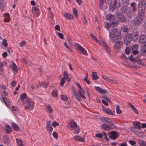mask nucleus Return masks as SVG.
<instances>
[{"label":"nucleus","instance_id":"1","mask_svg":"<svg viewBox=\"0 0 146 146\" xmlns=\"http://www.w3.org/2000/svg\"><path fill=\"white\" fill-rule=\"evenodd\" d=\"M120 33H118V30L116 28L113 29L109 33L110 39L111 42L115 41L117 40H119L121 39Z\"/></svg>","mask_w":146,"mask_h":146},{"label":"nucleus","instance_id":"2","mask_svg":"<svg viewBox=\"0 0 146 146\" xmlns=\"http://www.w3.org/2000/svg\"><path fill=\"white\" fill-rule=\"evenodd\" d=\"M139 36V34L138 32H135L132 34H129L124 38V42L125 44H128L131 39L134 41L137 39Z\"/></svg>","mask_w":146,"mask_h":146},{"label":"nucleus","instance_id":"3","mask_svg":"<svg viewBox=\"0 0 146 146\" xmlns=\"http://www.w3.org/2000/svg\"><path fill=\"white\" fill-rule=\"evenodd\" d=\"M22 103L25 109L30 110L33 109L34 107V102L31 100H30L29 98H26L24 102H22Z\"/></svg>","mask_w":146,"mask_h":146},{"label":"nucleus","instance_id":"4","mask_svg":"<svg viewBox=\"0 0 146 146\" xmlns=\"http://www.w3.org/2000/svg\"><path fill=\"white\" fill-rule=\"evenodd\" d=\"M144 12H140L138 11V14L136 20L135 21L136 24L138 25L142 22L144 17Z\"/></svg>","mask_w":146,"mask_h":146},{"label":"nucleus","instance_id":"5","mask_svg":"<svg viewBox=\"0 0 146 146\" xmlns=\"http://www.w3.org/2000/svg\"><path fill=\"white\" fill-rule=\"evenodd\" d=\"M146 7V3L145 0L141 1L138 4V10L140 12H144Z\"/></svg>","mask_w":146,"mask_h":146},{"label":"nucleus","instance_id":"6","mask_svg":"<svg viewBox=\"0 0 146 146\" xmlns=\"http://www.w3.org/2000/svg\"><path fill=\"white\" fill-rule=\"evenodd\" d=\"M101 36L99 37V40H98L99 42L101 43V45L102 46L106 51L109 52L110 50L108 47L105 42L104 40L102 38H101Z\"/></svg>","mask_w":146,"mask_h":146},{"label":"nucleus","instance_id":"7","mask_svg":"<svg viewBox=\"0 0 146 146\" xmlns=\"http://www.w3.org/2000/svg\"><path fill=\"white\" fill-rule=\"evenodd\" d=\"M113 42L112 43L115 42L113 47L114 48L117 50L120 49L123 44V42L119 40H117L115 41H113Z\"/></svg>","mask_w":146,"mask_h":146},{"label":"nucleus","instance_id":"8","mask_svg":"<svg viewBox=\"0 0 146 146\" xmlns=\"http://www.w3.org/2000/svg\"><path fill=\"white\" fill-rule=\"evenodd\" d=\"M68 127L70 128L71 129L75 130L77 127L78 126L76 123L74 121V120L71 121L68 124Z\"/></svg>","mask_w":146,"mask_h":146},{"label":"nucleus","instance_id":"9","mask_svg":"<svg viewBox=\"0 0 146 146\" xmlns=\"http://www.w3.org/2000/svg\"><path fill=\"white\" fill-rule=\"evenodd\" d=\"M121 5L120 0H114L111 6L113 9H115L119 8Z\"/></svg>","mask_w":146,"mask_h":146},{"label":"nucleus","instance_id":"10","mask_svg":"<svg viewBox=\"0 0 146 146\" xmlns=\"http://www.w3.org/2000/svg\"><path fill=\"white\" fill-rule=\"evenodd\" d=\"M74 46L77 48L83 54L85 55H87V54L86 50L80 45L76 43L75 44Z\"/></svg>","mask_w":146,"mask_h":146},{"label":"nucleus","instance_id":"11","mask_svg":"<svg viewBox=\"0 0 146 146\" xmlns=\"http://www.w3.org/2000/svg\"><path fill=\"white\" fill-rule=\"evenodd\" d=\"M102 77L105 80L108 81L111 84H117V81L115 79H113L112 78H110L107 76L104 75H102Z\"/></svg>","mask_w":146,"mask_h":146},{"label":"nucleus","instance_id":"12","mask_svg":"<svg viewBox=\"0 0 146 146\" xmlns=\"http://www.w3.org/2000/svg\"><path fill=\"white\" fill-rule=\"evenodd\" d=\"M51 121H49L47 122L46 125V130L49 134L51 133L53 130V128L51 126Z\"/></svg>","mask_w":146,"mask_h":146},{"label":"nucleus","instance_id":"13","mask_svg":"<svg viewBox=\"0 0 146 146\" xmlns=\"http://www.w3.org/2000/svg\"><path fill=\"white\" fill-rule=\"evenodd\" d=\"M116 16L118 20L121 23H125L126 21V18L122 14H117Z\"/></svg>","mask_w":146,"mask_h":146},{"label":"nucleus","instance_id":"14","mask_svg":"<svg viewBox=\"0 0 146 146\" xmlns=\"http://www.w3.org/2000/svg\"><path fill=\"white\" fill-rule=\"evenodd\" d=\"M100 120L108 124L113 125V123L111 121L110 119L107 117H102L100 118Z\"/></svg>","mask_w":146,"mask_h":146},{"label":"nucleus","instance_id":"15","mask_svg":"<svg viewBox=\"0 0 146 146\" xmlns=\"http://www.w3.org/2000/svg\"><path fill=\"white\" fill-rule=\"evenodd\" d=\"M76 85L78 88L80 89V90H78V92L79 94L80 95V96L82 98H84V99L86 98V97L82 95V94H85V93L84 91V90L81 87L80 85V84L78 83H77Z\"/></svg>","mask_w":146,"mask_h":146},{"label":"nucleus","instance_id":"16","mask_svg":"<svg viewBox=\"0 0 146 146\" xmlns=\"http://www.w3.org/2000/svg\"><path fill=\"white\" fill-rule=\"evenodd\" d=\"M32 12L33 14L36 17H38L40 14L39 8L37 7H33Z\"/></svg>","mask_w":146,"mask_h":146},{"label":"nucleus","instance_id":"17","mask_svg":"<svg viewBox=\"0 0 146 146\" xmlns=\"http://www.w3.org/2000/svg\"><path fill=\"white\" fill-rule=\"evenodd\" d=\"M72 139L75 141H77L80 142H84L85 140L84 138L79 135H76L74 136Z\"/></svg>","mask_w":146,"mask_h":146},{"label":"nucleus","instance_id":"18","mask_svg":"<svg viewBox=\"0 0 146 146\" xmlns=\"http://www.w3.org/2000/svg\"><path fill=\"white\" fill-rule=\"evenodd\" d=\"M138 46L137 44L133 45L132 47V52L133 55H136L138 54L139 52L137 50Z\"/></svg>","mask_w":146,"mask_h":146},{"label":"nucleus","instance_id":"19","mask_svg":"<svg viewBox=\"0 0 146 146\" xmlns=\"http://www.w3.org/2000/svg\"><path fill=\"white\" fill-rule=\"evenodd\" d=\"M111 135L109 136L110 138L113 140H115L117 135V132L115 131H112L110 132Z\"/></svg>","mask_w":146,"mask_h":146},{"label":"nucleus","instance_id":"20","mask_svg":"<svg viewBox=\"0 0 146 146\" xmlns=\"http://www.w3.org/2000/svg\"><path fill=\"white\" fill-rule=\"evenodd\" d=\"M11 68L12 70L14 72H17L18 71L17 65L13 62H12Z\"/></svg>","mask_w":146,"mask_h":146},{"label":"nucleus","instance_id":"21","mask_svg":"<svg viewBox=\"0 0 146 146\" xmlns=\"http://www.w3.org/2000/svg\"><path fill=\"white\" fill-rule=\"evenodd\" d=\"M102 128L104 130L108 131L112 129V127L109 125L104 124L102 125Z\"/></svg>","mask_w":146,"mask_h":146},{"label":"nucleus","instance_id":"22","mask_svg":"<svg viewBox=\"0 0 146 146\" xmlns=\"http://www.w3.org/2000/svg\"><path fill=\"white\" fill-rule=\"evenodd\" d=\"M3 100L6 105L9 108L10 107L11 102L9 99L6 97L3 98Z\"/></svg>","mask_w":146,"mask_h":146},{"label":"nucleus","instance_id":"23","mask_svg":"<svg viewBox=\"0 0 146 146\" xmlns=\"http://www.w3.org/2000/svg\"><path fill=\"white\" fill-rule=\"evenodd\" d=\"M73 91V93L74 95L75 96L76 98L79 101L81 102V100L80 97L79 96L78 94L77 93L75 89L74 88V89H72Z\"/></svg>","mask_w":146,"mask_h":146},{"label":"nucleus","instance_id":"24","mask_svg":"<svg viewBox=\"0 0 146 146\" xmlns=\"http://www.w3.org/2000/svg\"><path fill=\"white\" fill-rule=\"evenodd\" d=\"M64 16L65 18L67 19L70 20L73 19L72 15L68 13H65L64 14Z\"/></svg>","mask_w":146,"mask_h":146},{"label":"nucleus","instance_id":"25","mask_svg":"<svg viewBox=\"0 0 146 146\" xmlns=\"http://www.w3.org/2000/svg\"><path fill=\"white\" fill-rule=\"evenodd\" d=\"M95 89L98 92L102 94H106L107 92L106 90H103L99 87H96Z\"/></svg>","mask_w":146,"mask_h":146},{"label":"nucleus","instance_id":"26","mask_svg":"<svg viewBox=\"0 0 146 146\" xmlns=\"http://www.w3.org/2000/svg\"><path fill=\"white\" fill-rule=\"evenodd\" d=\"M137 142L140 146H146V142L143 140L139 139L138 140Z\"/></svg>","mask_w":146,"mask_h":146},{"label":"nucleus","instance_id":"27","mask_svg":"<svg viewBox=\"0 0 146 146\" xmlns=\"http://www.w3.org/2000/svg\"><path fill=\"white\" fill-rule=\"evenodd\" d=\"M139 41L141 43H144L146 41V36L142 35L139 37Z\"/></svg>","mask_w":146,"mask_h":146},{"label":"nucleus","instance_id":"28","mask_svg":"<svg viewBox=\"0 0 146 146\" xmlns=\"http://www.w3.org/2000/svg\"><path fill=\"white\" fill-rule=\"evenodd\" d=\"M104 111L106 113L110 115H113V113L109 108H105L104 109Z\"/></svg>","mask_w":146,"mask_h":146},{"label":"nucleus","instance_id":"29","mask_svg":"<svg viewBox=\"0 0 146 146\" xmlns=\"http://www.w3.org/2000/svg\"><path fill=\"white\" fill-rule=\"evenodd\" d=\"M120 10L122 13L126 14L127 11V7L126 5L122 6L120 9Z\"/></svg>","mask_w":146,"mask_h":146},{"label":"nucleus","instance_id":"30","mask_svg":"<svg viewBox=\"0 0 146 146\" xmlns=\"http://www.w3.org/2000/svg\"><path fill=\"white\" fill-rule=\"evenodd\" d=\"M4 141L5 144L7 145H9L10 143L9 138L8 136H5L3 137Z\"/></svg>","mask_w":146,"mask_h":146},{"label":"nucleus","instance_id":"31","mask_svg":"<svg viewBox=\"0 0 146 146\" xmlns=\"http://www.w3.org/2000/svg\"><path fill=\"white\" fill-rule=\"evenodd\" d=\"M133 124L134 126L137 129H140L141 128L140 123V122H134L133 123Z\"/></svg>","mask_w":146,"mask_h":146},{"label":"nucleus","instance_id":"32","mask_svg":"<svg viewBox=\"0 0 146 146\" xmlns=\"http://www.w3.org/2000/svg\"><path fill=\"white\" fill-rule=\"evenodd\" d=\"M90 35L92 39L95 40V41L98 43L100 45H101V43L99 42L96 36L92 34H91Z\"/></svg>","mask_w":146,"mask_h":146},{"label":"nucleus","instance_id":"33","mask_svg":"<svg viewBox=\"0 0 146 146\" xmlns=\"http://www.w3.org/2000/svg\"><path fill=\"white\" fill-rule=\"evenodd\" d=\"M27 95L25 93H24L21 95L20 96V99L22 100L23 102L25 100V98H27L26 97Z\"/></svg>","mask_w":146,"mask_h":146},{"label":"nucleus","instance_id":"34","mask_svg":"<svg viewBox=\"0 0 146 146\" xmlns=\"http://www.w3.org/2000/svg\"><path fill=\"white\" fill-rule=\"evenodd\" d=\"M12 126L15 131H18L19 130V126L15 123H12Z\"/></svg>","mask_w":146,"mask_h":146},{"label":"nucleus","instance_id":"35","mask_svg":"<svg viewBox=\"0 0 146 146\" xmlns=\"http://www.w3.org/2000/svg\"><path fill=\"white\" fill-rule=\"evenodd\" d=\"M92 77L93 79L96 80L98 78V76H97V73L96 72H93L92 73Z\"/></svg>","mask_w":146,"mask_h":146},{"label":"nucleus","instance_id":"36","mask_svg":"<svg viewBox=\"0 0 146 146\" xmlns=\"http://www.w3.org/2000/svg\"><path fill=\"white\" fill-rule=\"evenodd\" d=\"M5 128L7 133L9 134L11 133V129L9 125H6L5 127Z\"/></svg>","mask_w":146,"mask_h":146},{"label":"nucleus","instance_id":"37","mask_svg":"<svg viewBox=\"0 0 146 146\" xmlns=\"http://www.w3.org/2000/svg\"><path fill=\"white\" fill-rule=\"evenodd\" d=\"M17 142L19 146H25L22 143V140L19 139H16Z\"/></svg>","mask_w":146,"mask_h":146},{"label":"nucleus","instance_id":"38","mask_svg":"<svg viewBox=\"0 0 146 146\" xmlns=\"http://www.w3.org/2000/svg\"><path fill=\"white\" fill-rule=\"evenodd\" d=\"M127 16L128 17L131 18L134 16V14L133 12L129 11L127 13Z\"/></svg>","mask_w":146,"mask_h":146},{"label":"nucleus","instance_id":"39","mask_svg":"<svg viewBox=\"0 0 146 146\" xmlns=\"http://www.w3.org/2000/svg\"><path fill=\"white\" fill-rule=\"evenodd\" d=\"M3 63L6 64L5 62H0V74H1L3 73Z\"/></svg>","mask_w":146,"mask_h":146},{"label":"nucleus","instance_id":"40","mask_svg":"<svg viewBox=\"0 0 146 146\" xmlns=\"http://www.w3.org/2000/svg\"><path fill=\"white\" fill-rule=\"evenodd\" d=\"M52 96L54 97H56L58 96V93L56 90H53L52 92Z\"/></svg>","mask_w":146,"mask_h":146},{"label":"nucleus","instance_id":"41","mask_svg":"<svg viewBox=\"0 0 146 146\" xmlns=\"http://www.w3.org/2000/svg\"><path fill=\"white\" fill-rule=\"evenodd\" d=\"M64 46L67 48L68 50L70 52H72V50L70 46L68 45L66 42H65L64 43Z\"/></svg>","mask_w":146,"mask_h":146},{"label":"nucleus","instance_id":"42","mask_svg":"<svg viewBox=\"0 0 146 146\" xmlns=\"http://www.w3.org/2000/svg\"><path fill=\"white\" fill-rule=\"evenodd\" d=\"M116 112L118 114H120L121 113V111L119 109V107L117 105L116 108Z\"/></svg>","mask_w":146,"mask_h":146},{"label":"nucleus","instance_id":"43","mask_svg":"<svg viewBox=\"0 0 146 146\" xmlns=\"http://www.w3.org/2000/svg\"><path fill=\"white\" fill-rule=\"evenodd\" d=\"M135 4H136V3H135L134 2H133L131 4V7L133 8L132 10L133 11H135L136 10Z\"/></svg>","mask_w":146,"mask_h":146},{"label":"nucleus","instance_id":"44","mask_svg":"<svg viewBox=\"0 0 146 146\" xmlns=\"http://www.w3.org/2000/svg\"><path fill=\"white\" fill-rule=\"evenodd\" d=\"M114 18V16L112 15H109L107 16V19L108 20H110Z\"/></svg>","mask_w":146,"mask_h":146},{"label":"nucleus","instance_id":"45","mask_svg":"<svg viewBox=\"0 0 146 146\" xmlns=\"http://www.w3.org/2000/svg\"><path fill=\"white\" fill-rule=\"evenodd\" d=\"M47 111H48V112L50 113H52L53 112V110L51 107L49 106H47Z\"/></svg>","mask_w":146,"mask_h":146},{"label":"nucleus","instance_id":"46","mask_svg":"<svg viewBox=\"0 0 146 146\" xmlns=\"http://www.w3.org/2000/svg\"><path fill=\"white\" fill-rule=\"evenodd\" d=\"M130 49L129 47H127L125 50V53L127 54H129L130 53Z\"/></svg>","mask_w":146,"mask_h":146},{"label":"nucleus","instance_id":"47","mask_svg":"<svg viewBox=\"0 0 146 146\" xmlns=\"http://www.w3.org/2000/svg\"><path fill=\"white\" fill-rule=\"evenodd\" d=\"M66 78L65 77L62 78L60 83V85L63 86L64 85L65 82Z\"/></svg>","mask_w":146,"mask_h":146},{"label":"nucleus","instance_id":"48","mask_svg":"<svg viewBox=\"0 0 146 146\" xmlns=\"http://www.w3.org/2000/svg\"><path fill=\"white\" fill-rule=\"evenodd\" d=\"M61 99L64 101H66L68 100V97L66 95H61Z\"/></svg>","mask_w":146,"mask_h":146},{"label":"nucleus","instance_id":"49","mask_svg":"<svg viewBox=\"0 0 146 146\" xmlns=\"http://www.w3.org/2000/svg\"><path fill=\"white\" fill-rule=\"evenodd\" d=\"M73 13L75 15V16L77 18L78 17V15L77 14V9L76 8H74L73 10Z\"/></svg>","mask_w":146,"mask_h":146},{"label":"nucleus","instance_id":"50","mask_svg":"<svg viewBox=\"0 0 146 146\" xmlns=\"http://www.w3.org/2000/svg\"><path fill=\"white\" fill-rule=\"evenodd\" d=\"M129 143L130 144L132 145H134L136 144V142L135 141L132 140L129 141Z\"/></svg>","mask_w":146,"mask_h":146},{"label":"nucleus","instance_id":"51","mask_svg":"<svg viewBox=\"0 0 146 146\" xmlns=\"http://www.w3.org/2000/svg\"><path fill=\"white\" fill-rule=\"evenodd\" d=\"M56 33L57 35H58L60 38L62 39H63L64 38V35L62 33L58 32H57Z\"/></svg>","mask_w":146,"mask_h":146},{"label":"nucleus","instance_id":"52","mask_svg":"<svg viewBox=\"0 0 146 146\" xmlns=\"http://www.w3.org/2000/svg\"><path fill=\"white\" fill-rule=\"evenodd\" d=\"M52 126L54 127H55L56 126H58L59 125V123L56 121L53 122L52 123Z\"/></svg>","mask_w":146,"mask_h":146},{"label":"nucleus","instance_id":"53","mask_svg":"<svg viewBox=\"0 0 146 146\" xmlns=\"http://www.w3.org/2000/svg\"><path fill=\"white\" fill-rule=\"evenodd\" d=\"M135 134L141 137H143V133L142 132H138L137 131V132L135 133Z\"/></svg>","mask_w":146,"mask_h":146},{"label":"nucleus","instance_id":"54","mask_svg":"<svg viewBox=\"0 0 146 146\" xmlns=\"http://www.w3.org/2000/svg\"><path fill=\"white\" fill-rule=\"evenodd\" d=\"M52 135L56 139H57L58 137V135L57 133L56 132H54L52 133Z\"/></svg>","mask_w":146,"mask_h":146},{"label":"nucleus","instance_id":"55","mask_svg":"<svg viewBox=\"0 0 146 146\" xmlns=\"http://www.w3.org/2000/svg\"><path fill=\"white\" fill-rule=\"evenodd\" d=\"M99 2L100 7V8H102L103 5V0H100Z\"/></svg>","mask_w":146,"mask_h":146},{"label":"nucleus","instance_id":"56","mask_svg":"<svg viewBox=\"0 0 146 146\" xmlns=\"http://www.w3.org/2000/svg\"><path fill=\"white\" fill-rule=\"evenodd\" d=\"M128 29L125 25L123 26L122 27V30L124 32H126L127 31Z\"/></svg>","mask_w":146,"mask_h":146},{"label":"nucleus","instance_id":"57","mask_svg":"<svg viewBox=\"0 0 146 146\" xmlns=\"http://www.w3.org/2000/svg\"><path fill=\"white\" fill-rule=\"evenodd\" d=\"M40 86L44 88H46L47 86V84L45 83H41L40 84Z\"/></svg>","mask_w":146,"mask_h":146},{"label":"nucleus","instance_id":"58","mask_svg":"<svg viewBox=\"0 0 146 146\" xmlns=\"http://www.w3.org/2000/svg\"><path fill=\"white\" fill-rule=\"evenodd\" d=\"M95 136L96 137L101 138L103 137V134L101 133H99L96 134Z\"/></svg>","mask_w":146,"mask_h":146},{"label":"nucleus","instance_id":"59","mask_svg":"<svg viewBox=\"0 0 146 146\" xmlns=\"http://www.w3.org/2000/svg\"><path fill=\"white\" fill-rule=\"evenodd\" d=\"M26 44V42L24 41H22L20 43V46L22 47L25 46Z\"/></svg>","mask_w":146,"mask_h":146},{"label":"nucleus","instance_id":"60","mask_svg":"<svg viewBox=\"0 0 146 146\" xmlns=\"http://www.w3.org/2000/svg\"><path fill=\"white\" fill-rule=\"evenodd\" d=\"M3 44L5 46L7 47L8 46V44L7 42V40L5 39H4L3 40Z\"/></svg>","mask_w":146,"mask_h":146},{"label":"nucleus","instance_id":"61","mask_svg":"<svg viewBox=\"0 0 146 146\" xmlns=\"http://www.w3.org/2000/svg\"><path fill=\"white\" fill-rule=\"evenodd\" d=\"M88 77V76H86V77L84 78V80L88 84V85L90 84V81L87 79V78Z\"/></svg>","mask_w":146,"mask_h":146},{"label":"nucleus","instance_id":"62","mask_svg":"<svg viewBox=\"0 0 146 146\" xmlns=\"http://www.w3.org/2000/svg\"><path fill=\"white\" fill-rule=\"evenodd\" d=\"M144 43V44L142 47V48L144 52H146V41Z\"/></svg>","mask_w":146,"mask_h":146},{"label":"nucleus","instance_id":"63","mask_svg":"<svg viewBox=\"0 0 146 146\" xmlns=\"http://www.w3.org/2000/svg\"><path fill=\"white\" fill-rule=\"evenodd\" d=\"M55 30H58V31H60V26L58 25H56L55 26Z\"/></svg>","mask_w":146,"mask_h":146},{"label":"nucleus","instance_id":"64","mask_svg":"<svg viewBox=\"0 0 146 146\" xmlns=\"http://www.w3.org/2000/svg\"><path fill=\"white\" fill-rule=\"evenodd\" d=\"M102 102L103 104H104L106 106H107L108 105V103L106 100H102Z\"/></svg>","mask_w":146,"mask_h":146}]
</instances>
